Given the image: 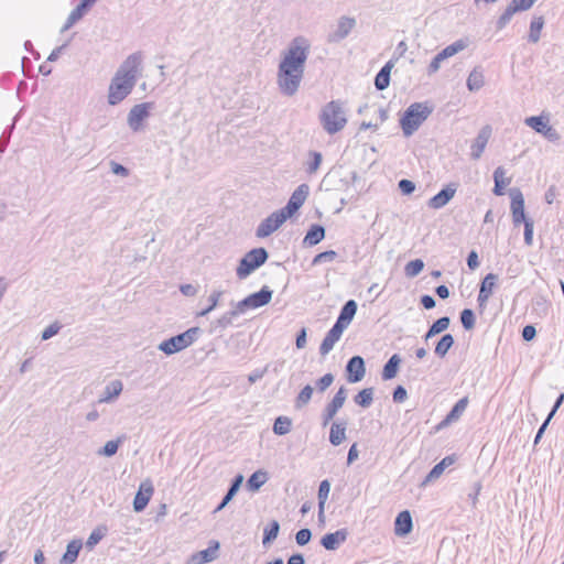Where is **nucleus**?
I'll return each instance as SVG.
<instances>
[{
	"label": "nucleus",
	"mask_w": 564,
	"mask_h": 564,
	"mask_svg": "<svg viewBox=\"0 0 564 564\" xmlns=\"http://www.w3.org/2000/svg\"><path fill=\"white\" fill-rule=\"evenodd\" d=\"M272 294L273 291L269 286L264 285L260 291L254 292L245 297L243 300L239 301L238 308L239 311H242L245 313L247 310L250 308L254 310L262 307L270 303Z\"/></svg>",
	"instance_id": "9d476101"
},
{
	"label": "nucleus",
	"mask_w": 564,
	"mask_h": 564,
	"mask_svg": "<svg viewBox=\"0 0 564 564\" xmlns=\"http://www.w3.org/2000/svg\"><path fill=\"white\" fill-rule=\"evenodd\" d=\"M86 7L79 3L72 12L69 13L65 24L62 28V32L70 29L77 21H79L84 14L88 11Z\"/></svg>",
	"instance_id": "a19ab883"
},
{
	"label": "nucleus",
	"mask_w": 564,
	"mask_h": 564,
	"mask_svg": "<svg viewBox=\"0 0 564 564\" xmlns=\"http://www.w3.org/2000/svg\"><path fill=\"white\" fill-rule=\"evenodd\" d=\"M337 257L336 251L327 250L316 254L313 259V264H321L324 262H332Z\"/></svg>",
	"instance_id": "bf43d9fd"
},
{
	"label": "nucleus",
	"mask_w": 564,
	"mask_h": 564,
	"mask_svg": "<svg viewBox=\"0 0 564 564\" xmlns=\"http://www.w3.org/2000/svg\"><path fill=\"white\" fill-rule=\"evenodd\" d=\"M61 328H62V325H61L58 322H54V323H52L50 326H47V327L42 332L41 339H42V340H47V339L52 338L53 336H55L56 334H58V332L61 330Z\"/></svg>",
	"instance_id": "e2e57ef3"
},
{
	"label": "nucleus",
	"mask_w": 564,
	"mask_h": 564,
	"mask_svg": "<svg viewBox=\"0 0 564 564\" xmlns=\"http://www.w3.org/2000/svg\"><path fill=\"white\" fill-rule=\"evenodd\" d=\"M243 481V476L241 474H238L231 481L226 495L221 499L220 503L216 507L214 510V513H217L221 511L236 496L238 490L240 489V486Z\"/></svg>",
	"instance_id": "bb28decb"
},
{
	"label": "nucleus",
	"mask_w": 564,
	"mask_h": 564,
	"mask_svg": "<svg viewBox=\"0 0 564 564\" xmlns=\"http://www.w3.org/2000/svg\"><path fill=\"white\" fill-rule=\"evenodd\" d=\"M292 420L288 416H278L273 423V433L276 435H285L291 432Z\"/></svg>",
	"instance_id": "37998d69"
},
{
	"label": "nucleus",
	"mask_w": 564,
	"mask_h": 564,
	"mask_svg": "<svg viewBox=\"0 0 564 564\" xmlns=\"http://www.w3.org/2000/svg\"><path fill=\"white\" fill-rule=\"evenodd\" d=\"M199 333V327H191L182 334L163 340L158 348L165 355H173L189 347L197 339Z\"/></svg>",
	"instance_id": "39448f33"
},
{
	"label": "nucleus",
	"mask_w": 564,
	"mask_h": 564,
	"mask_svg": "<svg viewBox=\"0 0 564 564\" xmlns=\"http://www.w3.org/2000/svg\"><path fill=\"white\" fill-rule=\"evenodd\" d=\"M119 444L120 440L108 441L100 449H98L97 454L100 456L111 457L118 452Z\"/></svg>",
	"instance_id": "5fc2aeb1"
},
{
	"label": "nucleus",
	"mask_w": 564,
	"mask_h": 564,
	"mask_svg": "<svg viewBox=\"0 0 564 564\" xmlns=\"http://www.w3.org/2000/svg\"><path fill=\"white\" fill-rule=\"evenodd\" d=\"M449 323H451V319L449 317L447 316H443L438 319H436L429 328L426 335H425V339L427 340L429 338L444 332L445 329L448 328L449 326Z\"/></svg>",
	"instance_id": "79ce46f5"
},
{
	"label": "nucleus",
	"mask_w": 564,
	"mask_h": 564,
	"mask_svg": "<svg viewBox=\"0 0 564 564\" xmlns=\"http://www.w3.org/2000/svg\"><path fill=\"white\" fill-rule=\"evenodd\" d=\"M506 170L502 166H498L494 171V182L495 186L492 188V193L496 196H502L505 194L506 187L511 183V178L505 177Z\"/></svg>",
	"instance_id": "cd10ccee"
},
{
	"label": "nucleus",
	"mask_w": 564,
	"mask_h": 564,
	"mask_svg": "<svg viewBox=\"0 0 564 564\" xmlns=\"http://www.w3.org/2000/svg\"><path fill=\"white\" fill-rule=\"evenodd\" d=\"M347 380L351 383H356L362 380L366 373L365 360L360 356L351 357L347 365Z\"/></svg>",
	"instance_id": "6ab92c4d"
},
{
	"label": "nucleus",
	"mask_w": 564,
	"mask_h": 564,
	"mask_svg": "<svg viewBox=\"0 0 564 564\" xmlns=\"http://www.w3.org/2000/svg\"><path fill=\"white\" fill-rule=\"evenodd\" d=\"M466 263L470 271H475L476 269L479 268L480 261H479L478 252L476 250L469 251V253L467 254V258H466Z\"/></svg>",
	"instance_id": "69168bd1"
},
{
	"label": "nucleus",
	"mask_w": 564,
	"mask_h": 564,
	"mask_svg": "<svg viewBox=\"0 0 564 564\" xmlns=\"http://www.w3.org/2000/svg\"><path fill=\"white\" fill-rule=\"evenodd\" d=\"M521 224L524 225L523 239L527 246H532L533 243V230H534V221L532 218L525 219Z\"/></svg>",
	"instance_id": "6e6d98bb"
},
{
	"label": "nucleus",
	"mask_w": 564,
	"mask_h": 564,
	"mask_svg": "<svg viewBox=\"0 0 564 564\" xmlns=\"http://www.w3.org/2000/svg\"><path fill=\"white\" fill-rule=\"evenodd\" d=\"M344 330L345 328L337 325L336 323L332 326V328L327 332L326 336L324 337L319 346V354L322 356H326L327 354L330 352L335 344L340 339Z\"/></svg>",
	"instance_id": "412c9836"
},
{
	"label": "nucleus",
	"mask_w": 564,
	"mask_h": 564,
	"mask_svg": "<svg viewBox=\"0 0 564 564\" xmlns=\"http://www.w3.org/2000/svg\"><path fill=\"white\" fill-rule=\"evenodd\" d=\"M525 124L533 129L535 132L542 134L551 142H556L561 139L560 133L556 129L550 126L549 116H531L524 120Z\"/></svg>",
	"instance_id": "6e6552de"
},
{
	"label": "nucleus",
	"mask_w": 564,
	"mask_h": 564,
	"mask_svg": "<svg viewBox=\"0 0 564 564\" xmlns=\"http://www.w3.org/2000/svg\"><path fill=\"white\" fill-rule=\"evenodd\" d=\"M310 48L306 37L296 36L283 52L276 73V84L282 95L292 97L299 91Z\"/></svg>",
	"instance_id": "f257e3e1"
},
{
	"label": "nucleus",
	"mask_w": 564,
	"mask_h": 564,
	"mask_svg": "<svg viewBox=\"0 0 564 564\" xmlns=\"http://www.w3.org/2000/svg\"><path fill=\"white\" fill-rule=\"evenodd\" d=\"M312 539V531L307 528L301 529L295 534V541L299 545H306Z\"/></svg>",
	"instance_id": "680f3d73"
},
{
	"label": "nucleus",
	"mask_w": 564,
	"mask_h": 564,
	"mask_svg": "<svg viewBox=\"0 0 564 564\" xmlns=\"http://www.w3.org/2000/svg\"><path fill=\"white\" fill-rule=\"evenodd\" d=\"M308 156H310V160L306 163L305 171L308 174H315L321 166L323 156L317 151H310Z\"/></svg>",
	"instance_id": "de8ad7c7"
},
{
	"label": "nucleus",
	"mask_w": 564,
	"mask_h": 564,
	"mask_svg": "<svg viewBox=\"0 0 564 564\" xmlns=\"http://www.w3.org/2000/svg\"><path fill=\"white\" fill-rule=\"evenodd\" d=\"M313 394V388L310 384H306L297 394L295 399V408L301 409L302 406L306 405Z\"/></svg>",
	"instance_id": "3c124183"
},
{
	"label": "nucleus",
	"mask_w": 564,
	"mask_h": 564,
	"mask_svg": "<svg viewBox=\"0 0 564 564\" xmlns=\"http://www.w3.org/2000/svg\"><path fill=\"white\" fill-rule=\"evenodd\" d=\"M458 419V402H456L449 413L436 426V431H441L446 427L449 423L456 421Z\"/></svg>",
	"instance_id": "864d4df0"
},
{
	"label": "nucleus",
	"mask_w": 564,
	"mask_h": 564,
	"mask_svg": "<svg viewBox=\"0 0 564 564\" xmlns=\"http://www.w3.org/2000/svg\"><path fill=\"white\" fill-rule=\"evenodd\" d=\"M476 315L471 308H464L460 311V324L465 330H470L475 327Z\"/></svg>",
	"instance_id": "09e8293b"
},
{
	"label": "nucleus",
	"mask_w": 564,
	"mask_h": 564,
	"mask_svg": "<svg viewBox=\"0 0 564 564\" xmlns=\"http://www.w3.org/2000/svg\"><path fill=\"white\" fill-rule=\"evenodd\" d=\"M485 85V74L481 66H475L466 79L467 89L470 93L480 90Z\"/></svg>",
	"instance_id": "a878e982"
},
{
	"label": "nucleus",
	"mask_w": 564,
	"mask_h": 564,
	"mask_svg": "<svg viewBox=\"0 0 564 564\" xmlns=\"http://www.w3.org/2000/svg\"><path fill=\"white\" fill-rule=\"evenodd\" d=\"M220 544L216 540H212L207 549L192 554L189 564H206L215 561L218 557Z\"/></svg>",
	"instance_id": "dca6fc26"
},
{
	"label": "nucleus",
	"mask_w": 564,
	"mask_h": 564,
	"mask_svg": "<svg viewBox=\"0 0 564 564\" xmlns=\"http://www.w3.org/2000/svg\"><path fill=\"white\" fill-rule=\"evenodd\" d=\"M458 53V41L453 42L448 46H446L444 50H442L440 53H437L435 56L444 62L445 59L456 55Z\"/></svg>",
	"instance_id": "4d7b16f0"
},
{
	"label": "nucleus",
	"mask_w": 564,
	"mask_h": 564,
	"mask_svg": "<svg viewBox=\"0 0 564 564\" xmlns=\"http://www.w3.org/2000/svg\"><path fill=\"white\" fill-rule=\"evenodd\" d=\"M348 538L347 529H339L333 533H326L321 539V544L327 551H335L339 547L341 543H344Z\"/></svg>",
	"instance_id": "4be33fe9"
},
{
	"label": "nucleus",
	"mask_w": 564,
	"mask_h": 564,
	"mask_svg": "<svg viewBox=\"0 0 564 564\" xmlns=\"http://www.w3.org/2000/svg\"><path fill=\"white\" fill-rule=\"evenodd\" d=\"M458 53V41L453 42L448 46H446L444 50H442L440 53H437L435 56L444 62L445 59L456 55Z\"/></svg>",
	"instance_id": "13d9d810"
},
{
	"label": "nucleus",
	"mask_w": 564,
	"mask_h": 564,
	"mask_svg": "<svg viewBox=\"0 0 564 564\" xmlns=\"http://www.w3.org/2000/svg\"><path fill=\"white\" fill-rule=\"evenodd\" d=\"M330 491V484L327 479L321 481L317 492L318 498V518H324L325 503Z\"/></svg>",
	"instance_id": "e433bc0d"
},
{
	"label": "nucleus",
	"mask_w": 564,
	"mask_h": 564,
	"mask_svg": "<svg viewBox=\"0 0 564 564\" xmlns=\"http://www.w3.org/2000/svg\"><path fill=\"white\" fill-rule=\"evenodd\" d=\"M346 438V423L334 422L330 426L329 442L334 446L340 445Z\"/></svg>",
	"instance_id": "72a5a7b5"
},
{
	"label": "nucleus",
	"mask_w": 564,
	"mask_h": 564,
	"mask_svg": "<svg viewBox=\"0 0 564 564\" xmlns=\"http://www.w3.org/2000/svg\"><path fill=\"white\" fill-rule=\"evenodd\" d=\"M354 401L357 405L368 409L373 402V388L362 389L355 395Z\"/></svg>",
	"instance_id": "58836bf2"
},
{
	"label": "nucleus",
	"mask_w": 564,
	"mask_h": 564,
	"mask_svg": "<svg viewBox=\"0 0 564 564\" xmlns=\"http://www.w3.org/2000/svg\"><path fill=\"white\" fill-rule=\"evenodd\" d=\"M334 381V376L332 373H326L322 378H319L316 382V388L319 392H324Z\"/></svg>",
	"instance_id": "774afa93"
},
{
	"label": "nucleus",
	"mask_w": 564,
	"mask_h": 564,
	"mask_svg": "<svg viewBox=\"0 0 564 564\" xmlns=\"http://www.w3.org/2000/svg\"><path fill=\"white\" fill-rule=\"evenodd\" d=\"M240 314H243V312L239 311L237 303L234 310L226 312L219 318L216 319L215 326L221 329H226L227 327L232 325V319Z\"/></svg>",
	"instance_id": "4c0bfd02"
},
{
	"label": "nucleus",
	"mask_w": 564,
	"mask_h": 564,
	"mask_svg": "<svg viewBox=\"0 0 564 564\" xmlns=\"http://www.w3.org/2000/svg\"><path fill=\"white\" fill-rule=\"evenodd\" d=\"M401 357L398 354L392 355L389 360L383 366L381 378L383 380H391L393 379L398 371L401 364Z\"/></svg>",
	"instance_id": "c756f323"
},
{
	"label": "nucleus",
	"mask_w": 564,
	"mask_h": 564,
	"mask_svg": "<svg viewBox=\"0 0 564 564\" xmlns=\"http://www.w3.org/2000/svg\"><path fill=\"white\" fill-rule=\"evenodd\" d=\"M392 67H393V62L389 61L377 73V75L375 77V87L378 90H384L386 88H388V86L390 84V74H391Z\"/></svg>",
	"instance_id": "c85d7f7f"
},
{
	"label": "nucleus",
	"mask_w": 564,
	"mask_h": 564,
	"mask_svg": "<svg viewBox=\"0 0 564 564\" xmlns=\"http://www.w3.org/2000/svg\"><path fill=\"white\" fill-rule=\"evenodd\" d=\"M432 109L422 102H414L408 107L400 124L405 137L412 135L431 115Z\"/></svg>",
	"instance_id": "7ed1b4c3"
},
{
	"label": "nucleus",
	"mask_w": 564,
	"mask_h": 564,
	"mask_svg": "<svg viewBox=\"0 0 564 564\" xmlns=\"http://www.w3.org/2000/svg\"><path fill=\"white\" fill-rule=\"evenodd\" d=\"M153 106V102H141L130 109L127 123L133 132H139L143 129V122L150 117Z\"/></svg>",
	"instance_id": "1a4fd4ad"
},
{
	"label": "nucleus",
	"mask_w": 564,
	"mask_h": 564,
	"mask_svg": "<svg viewBox=\"0 0 564 564\" xmlns=\"http://www.w3.org/2000/svg\"><path fill=\"white\" fill-rule=\"evenodd\" d=\"M509 196L511 198L510 209L512 215V223L514 226H519L522 221H525V219L530 218L525 214L524 197L518 187L510 188Z\"/></svg>",
	"instance_id": "9b49d317"
},
{
	"label": "nucleus",
	"mask_w": 564,
	"mask_h": 564,
	"mask_svg": "<svg viewBox=\"0 0 564 564\" xmlns=\"http://www.w3.org/2000/svg\"><path fill=\"white\" fill-rule=\"evenodd\" d=\"M347 398V390L345 387H340L338 391L335 393L334 398L323 411V426H326L337 414L339 409L344 405Z\"/></svg>",
	"instance_id": "4468645a"
},
{
	"label": "nucleus",
	"mask_w": 564,
	"mask_h": 564,
	"mask_svg": "<svg viewBox=\"0 0 564 564\" xmlns=\"http://www.w3.org/2000/svg\"><path fill=\"white\" fill-rule=\"evenodd\" d=\"M492 129L489 124L484 126L474 139L470 145V158L473 160L480 159L489 138L491 137Z\"/></svg>",
	"instance_id": "a211bd4d"
},
{
	"label": "nucleus",
	"mask_w": 564,
	"mask_h": 564,
	"mask_svg": "<svg viewBox=\"0 0 564 564\" xmlns=\"http://www.w3.org/2000/svg\"><path fill=\"white\" fill-rule=\"evenodd\" d=\"M456 189V184L447 185L429 200V207L433 209L444 207L454 197Z\"/></svg>",
	"instance_id": "5701e85b"
},
{
	"label": "nucleus",
	"mask_w": 564,
	"mask_h": 564,
	"mask_svg": "<svg viewBox=\"0 0 564 564\" xmlns=\"http://www.w3.org/2000/svg\"><path fill=\"white\" fill-rule=\"evenodd\" d=\"M498 275L495 273H487L479 284V293H478V304L480 307H484L491 296L494 289L497 285Z\"/></svg>",
	"instance_id": "f3484780"
},
{
	"label": "nucleus",
	"mask_w": 564,
	"mask_h": 564,
	"mask_svg": "<svg viewBox=\"0 0 564 564\" xmlns=\"http://www.w3.org/2000/svg\"><path fill=\"white\" fill-rule=\"evenodd\" d=\"M268 481V473L264 470H257L247 480V488L250 491H258Z\"/></svg>",
	"instance_id": "c9c22d12"
},
{
	"label": "nucleus",
	"mask_w": 564,
	"mask_h": 564,
	"mask_svg": "<svg viewBox=\"0 0 564 564\" xmlns=\"http://www.w3.org/2000/svg\"><path fill=\"white\" fill-rule=\"evenodd\" d=\"M453 344L454 337L451 334L443 335L435 347V354L440 357H444Z\"/></svg>",
	"instance_id": "49530a36"
},
{
	"label": "nucleus",
	"mask_w": 564,
	"mask_h": 564,
	"mask_svg": "<svg viewBox=\"0 0 564 564\" xmlns=\"http://www.w3.org/2000/svg\"><path fill=\"white\" fill-rule=\"evenodd\" d=\"M122 382L120 380H113L110 383H108L99 398L100 403H108L111 402L113 399L119 397V394L122 391Z\"/></svg>",
	"instance_id": "7c9ffc66"
},
{
	"label": "nucleus",
	"mask_w": 564,
	"mask_h": 564,
	"mask_svg": "<svg viewBox=\"0 0 564 564\" xmlns=\"http://www.w3.org/2000/svg\"><path fill=\"white\" fill-rule=\"evenodd\" d=\"M545 24L543 15H534L530 22V31L528 41L530 43H538L541 37V31Z\"/></svg>",
	"instance_id": "473e14b6"
},
{
	"label": "nucleus",
	"mask_w": 564,
	"mask_h": 564,
	"mask_svg": "<svg viewBox=\"0 0 564 564\" xmlns=\"http://www.w3.org/2000/svg\"><path fill=\"white\" fill-rule=\"evenodd\" d=\"M310 193V187L307 184H301L296 187V189L292 193L290 199L286 205L279 209L284 214L286 218L292 217L304 204Z\"/></svg>",
	"instance_id": "f8f14e48"
},
{
	"label": "nucleus",
	"mask_w": 564,
	"mask_h": 564,
	"mask_svg": "<svg viewBox=\"0 0 564 564\" xmlns=\"http://www.w3.org/2000/svg\"><path fill=\"white\" fill-rule=\"evenodd\" d=\"M269 258L268 251L263 247L254 248L248 251L239 261L236 269L238 279H247L253 271L263 265Z\"/></svg>",
	"instance_id": "20e7f679"
},
{
	"label": "nucleus",
	"mask_w": 564,
	"mask_h": 564,
	"mask_svg": "<svg viewBox=\"0 0 564 564\" xmlns=\"http://www.w3.org/2000/svg\"><path fill=\"white\" fill-rule=\"evenodd\" d=\"M514 13H517V11L510 4H508L506 10L502 12V14L496 21L497 30L501 31L502 29H505L511 21Z\"/></svg>",
	"instance_id": "603ef678"
},
{
	"label": "nucleus",
	"mask_w": 564,
	"mask_h": 564,
	"mask_svg": "<svg viewBox=\"0 0 564 564\" xmlns=\"http://www.w3.org/2000/svg\"><path fill=\"white\" fill-rule=\"evenodd\" d=\"M288 218L280 210L272 213L265 219H263L256 230L258 238H265L278 230Z\"/></svg>",
	"instance_id": "ddd939ff"
},
{
	"label": "nucleus",
	"mask_w": 564,
	"mask_h": 564,
	"mask_svg": "<svg viewBox=\"0 0 564 564\" xmlns=\"http://www.w3.org/2000/svg\"><path fill=\"white\" fill-rule=\"evenodd\" d=\"M223 294H224V292L221 290H214L210 293V295L208 296L207 307L204 308L203 311H200L199 313H197V316H206L212 311H214L217 307L218 302H219L220 297L223 296Z\"/></svg>",
	"instance_id": "a18cd8bd"
},
{
	"label": "nucleus",
	"mask_w": 564,
	"mask_h": 564,
	"mask_svg": "<svg viewBox=\"0 0 564 564\" xmlns=\"http://www.w3.org/2000/svg\"><path fill=\"white\" fill-rule=\"evenodd\" d=\"M356 26L355 18L340 17L334 31L328 34V42L338 43L346 39Z\"/></svg>",
	"instance_id": "2eb2a0df"
},
{
	"label": "nucleus",
	"mask_w": 564,
	"mask_h": 564,
	"mask_svg": "<svg viewBox=\"0 0 564 564\" xmlns=\"http://www.w3.org/2000/svg\"><path fill=\"white\" fill-rule=\"evenodd\" d=\"M279 531L280 523L276 520H272L263 530L262 544H271L278 538Z\"/></svg>",
	"instance_id": "ea45409f"
},
{
	"label": "nucleus",
	"mask_w": 564,
	"mask_h": 564,
	"mask_svg": "<svg viewBox=\"0 0 564 564\" xmlns=\"http://www.w3.org/2000/svg\"><path fill=\"white\" fill-rule=\"evenodd\" d=\"M413 529V522L410 511H401L394 521V533L399 536L409 534Z\"/></svg>",
	"instance_id": "393cba45"
},
{
	"label": "nucleus",
	"mask_w": 564,
	"mask_h": 564,
	"mask_svg": "<svg viewBox=\"0 0 564 564\" xmlns=\"http://www.w3.org/2000/svg\"><path fill=\"white\" fill-rule=\"evenodd\" d=\"M424 268V262L421 259H415L408 262L404 267V273L408 278H414L421 273Z\"/></svg>",
	"instance_id": "8fccbe9b"
},
{
	"label": "nucleus",
	"mask_w": 564,
	"mask_h": 564,
	"mask_svg": "<svg viewBox=\"0 0 564 564\" xmlns=\"http://www.w3.org/2000/svg\"><path fill=\"white\" fill-rule=\"evenodd\" d=\"M142 53L135 52L130 54L119 66L116 75L123 77L126 79L132 80L137 84L139 76L142 70Z\"/></svg>",
	"instance_id": "0eeeda50"
},
{
	"label": "nucleus",
	"mask_w": 564,
	"mask_h": 564,
	"mask_svg": "<svg viewBox=\"0 0 564 564\" xmlns=\"http://www.w3.org/2000/svg\"><path fill=\"white\" fill-rule=\"evenodd\" d=\"M153 492L154 488L150 481L142 482L133 499V510L135 512L143 511L147 508Z\"/></svg>",
	"instance_id": "aec40b11"
},
{
	"label": "nucleus",
	"mask_w": 564,
	"mask_h": 564,
	"mask_svg": "<svg viewBox=\"0 0 564 564\" xmlns=\"http://www.w3.org/2000/svg\"><path fill=\"white\" fill-rule=\"evenodd\" d=\"M357 303L355 300H348L341 307L336 324L343 328H347L357 313Z\"/></svg>",
	"instance_id": "b1692460"
},
{
	"label": "nucleus",
	"mask_w": 564,
	"mask_h": 564,
	"mask_svg": "<svg viewBox=\"0 0 564 564\" xmlns=\"http://www.w3.org/2000/svg\"><path fill=\"white\" fill-rule=\"evenodd\" d=\"M536 0H511L509 3L517 12L527 11L533 7Z\"/></svg>",
	"instance_id": "0e129e2a"
},
{
	"label": "nucleus",
	"mask_w": 564,
	"mask_h": 564,
	"mask_svg": "<svg viewBox=\"0 0 564 564\" xmlns=\"http://www.w3.org/2000/svg\"><path fill=\"white\" fill-rule=\"evenodd\" d=\"M318 119L322 128L328 134L341 131L348 122L345 104L339 99L327 102L322 107Z\"/></svg>",
	"instance_id": "f03ea898"
},
{
	"label": "nucleus",
	"mask_w": 564,
	"mask_h": 564,
	"mask_svg": "<svg viewBox=\"0 0 564 564\" xmlns=\"http://www.w3.org/2000/svg\"><path fill=\"white\" fill-rule=\"evenodd\" d=\"M107 531L108 529L105 525H99L94 529L86 541V547L93 550L104 539Z\"/></svg>",
	"instance_id": "c03bdc74"
},
{
	"label": "nucleus",
	"mask_w": 564,
	"mask_h": 564,
	"mask_svg": "<svg viewBox=\"0 0 564 564\" xmlns=\"http://www.w3.org/2000/svg\"><path fill=\"white\" fill-rule=\"evenodd\" d=\"M445 468L443 467V465H441L440 463H437L432 469L431 471L426 475L425 479L423 480L422 482V486H425L432 481H434L435 479H437L443 473H444Z\"/></svg>",
	"instance_id": "052dcab7"
},
{
	"label": "nucleus",
	"mask_w": 564,
	"mask_h": 564,
	"mask_svg": "<svg viewBox=\"0 0 564 564\" xmlns=\"http://www.w3.org/2000/svg\"><path fill=\"white\" fill-rule=\"evenodd\" d=\"M135 84L118 75H113L108 89V104L116 106L124 100L133 90Z\"/></svg>",
	"instance_id": "423d86ee"
},
{
	"label": "nucleus",
	"mask_w": 564,
	"mask_h": 564,
	"mask_svg": "<svg viewBox=\"0 0 564 564\" xmlns=\"http://www.w3.org/2000/svg\"><path fill=\"white\" fill-rule=\"evenodd\" d=\"M325 237V228L322 225H312L307 230L303 242L308 246L319 243Z\"/></svg>",
	"instance_id": "2f4dec72"
},
{
	"label": "nucleus",
	"mask_w": 564,
	"mask_h": 564,
	"mask_svg": "<svg viewBox=\"0 0 564 564\" xmlns=\"http://www.w3.org/2000/svg\"><path fill=\"white\" fill-rule=\"evenodd\" d=\"M83 547V543L80 540H72L66 547V552L64 553L62 561L65 564H73Z\"/></svg>",
	"instance_id": "f704fd0d"
},
{
	"label": "nucleus",
	"mask_w": 564,
	"mask_h": 564,
	"mask_svg": "<svg viewBox=\"0 0 564 564\" xmlns=\"http://www.w3.org/2000/svg\"><path fill=\"white\" fill-rule=\"evenodd\" d=\"M521 336L523 341H532L536 337V328L533 324H528L522 328Z\"/></svg>",
	"instance_id": "338daca9"
}]
</instances>
